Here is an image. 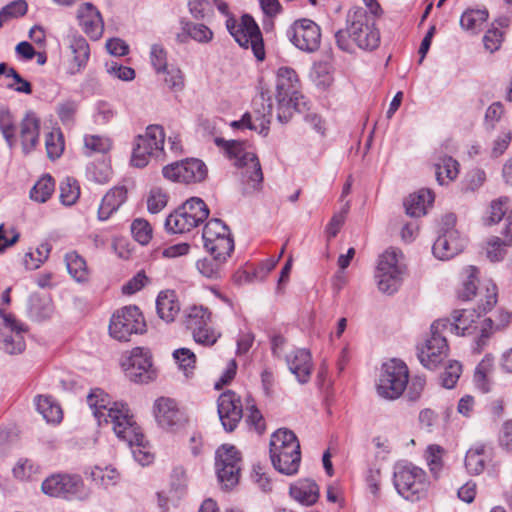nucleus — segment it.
Segmentation results:
<instances>
[{"label":"nucleus","mask_w":512,"mask_h":512,"mask_svg":"<svg viewBox=\"0 0 512 512\" xmlns=\"http://www.w3.org/2000/svg\"><path fill=\"white\" fill-rule=\"evenodd\" d=\"M87 403L98 424H110L118 439L130 446L134 459L140 465H149L153 461L154 456L144 445V435L127 404L112 403L109 395L100 388L91 390Z\"/></svg>","instance_id":"nucleus-1"},{"label":"nucleus","mask_w":512,"mask_h":512,"mask_svg":"<svg viewBox=\"0 0 512 512\" xmlns=\"http://www.w3.org/2000/svg\"><path fill=\"white\" fill-rule=\"evenodd\" d=\"M346 29L335 33L338 48L346 53L354 52L353 43L365 51H372L380 44V33L376 28V17L362 7H354L347 14Z\"/></svg>","instance_id":"nucleus-2"},{"label":"nucleus","mask_w":512,"mask_h":512,"mask_svg":"<svg viewBox=\"0 0 512 512\" xmlns=\"http://www.w3.org/2000/svg\"><path fill=\"white\" fill-rule=\"evenodd\" d=\"M275 89L277 119L281 123H287L295 111L301 112L306 106L296 71L287 66L278 68Z\"/></svg>","instance_id":"nucleus-3"},{"label":"nucleus","mask_w":512,"mask_h":512,"mask_svg":"<svg viewBox=\"0 0 512 512\" xmlns=\"http://www.w3.org/2000/svg\"><path fill=\"white\" fill-rule=\"evenodd\" d=\"M270 459L273 467L284 475H294L301 463L300 443L295 433L280 428L271 435Z\"/></svg>","instance_id":"nucleus-4"},{"label":"nucleus","mask_w":512,"mask_h":512,"mask_svg":"<svg viewBox=\"0 0 512 512\" xmlns=\"http://www.w3.org/2000/svg\"><path fill=\"white\" fill-rule=\"evenodd\" d=\"M215 144L222 147L234 165L243 169V182L252 190L258 191L263 182V173L256 154L243 141L216 138Z\"/></svg>","instance_id":"nucleus-5"},{"label":"nucleus","mask_w":512,"mask_h":512,"mask_svg":"<svg viewBox=\"0 0 512 512\" xmlns=\"http://www.w3.org/2000/svg\"><path fill=\"white\" fill-rule=\"evenodd\" d=\"M405 271L403 254L399 249L389 248L379 257L375 271V282L378 290L387 295L398 291Z\"/></svg>","instance_id":"nucleus-6"},{"label":"nucleus","mask_w":512,"mask_h":512,"mask_svg":"<svg viewBox=\"0 0 512 512\" xmlns=\"http://www.w3.org/2000/svg\"><path fill=\"white\" fill-rule=\"evenodd\" d=\"M448 326V318L434 321L430 336L417 348L418 359L427 369H435L448 356L449 346L445 335Z\"/></svg>","instance_id":"nucleus-7"},{"label":"nucleus","mask_w":512,"mask_h":512,"mask_svg":"<svg viewBox=\"0 0 512 512\" xmlns=\"http://www.w3.org/2000/svg\"><path fill=\"white\" fill-rule=\"evenodd\" d=\"M208 215L209 209L202 199L190 198L166 218L165 229L173 234L189 232L202 224Z\"/></svg>","instance_id":"nucleus-8"},{"label":"nucleus","mask_w":512,"mask_h":512,"mask_svg":"<svg viewBox=\"0 0 512 512\" xmlns=\"http://www.w3.org/2000/svg\"><path fill=\"white\" fill-rule=\"evenodd\" d=\"M183 323L191 331L197 344L211 347L221 337V332L211 325L212 313L202 305H193L183 312Z\"/></svg>","instance_id":"nucleus-9"},{"label":"nucleus","mask_w":512,"mask_h":512,"mask_svg":"<svg viewBox=\"0 0 512 512\" xmlns=\"http://www.w3.org/2000/svg\"><path fill=\"white\" fill-rule=\"evenodd\" d=\"M226 27L242 48L251 49L258 61L265 59L262 33L250 15H243L239 21L229 16L226 20Z\"/></svg>","instance_id":"nucleus-10"},{"label":"nucleus","mask_w":512,"mask_h":512,"mask_svg":"<svg viewBox=\"0 0 512 512\" xmlns=\"http://www.w3.org/2000/svg\"><path fill=\"white\" fill-rule=\"evenodd\" d=\"M409 383V370L407 365L398 359H391L381 367L376 385L380 397L388 400L399 398Z\"/></svg>","instance_id":"nucleus-11"},{"label":"nucleus","mask_w":512,"mask_h":512,"mask_svg":"<svg viewBox=\"0 0 512 512\" xmlns=\"http://www.w3.org/2000/svg\"><path fill=\"white\" fill-rule=\"evenodd\" d=\"M165 133L160 125H149L145 132L134 141L131 164L137 168L145 167L151 158H160L164 154Z\"/></svg>","instance_id":"nucleus-12"},{"label":"nucleus","mask_w":512,"mask_h":512,"mask_svg":"<svg viewBox=\"0 0 512 512\" xmlns=\"http://www.w3.org/2000/svg\"><path fill=\"white\" fill-rule=\"evenodd\" d=\"M146 330L143 314L137 306H125L113 313L109 333L118 341H128L133 334H142Z\"/></svg>","instance_id":"nucleus-13"},{"label":"nucleus","mask_w":512,"mask_h":512,"mask_svg":"<svg viewBox=\"0 0 512 512\" xmlns=\"http://www.w3.org/2000/svg\"><path fill=\"white\" fill-rule=\"evenodd\" d=\"M426 473L416 466H404L394 473V486L406 500L415 502L422 499L428 489Z\"/></svg>","instance_id":"nucleus-14"},{"label":"nucleus","mask_w":512,"mask_h":512,"mask_svg":"<svg viewBox=\"0 0 512 512\" xmlns=\"http://www.w3.org/2000/svg\"><path fill=\"white\" fill-rule=\"evenodd\" d=\"M215 467L218 480L225 489L233 488L239 481L241 456L235 446L223 444L216 451Z\"/></svg>","instance_id":"nucleus-15"},{"label":"nucleus","mask_w":512,"mask_h":512,"mask_svg":"<svg viewBox=\"0 0 512 512\" xmlns=\"http://www.w3.org/2000/svg\"><path fill=\"white\" fill-rule=\"evenodd\" d=\"M153 415L157 426L167 433H178L188 423L184 411L174 399L169 397H159L155 400Z\"/></svg>","instance_id":"nucleus-16"},{"label":"nucleus","mask_w":512,"mask_h":512,"mask_svg":"<svg viewBox=\"0 0 512 512\" xmlns=\"http://www.w3.org/2000/svg\"><path fill=\"white\" fill-rule=\"evenodd\" d=\"M204 247L210 255L229 257L234 250V240L228 226L220 219L209 220L203 229Z\"/></svg>","instance_id":"nucleus-17"},{"label":"nucleus","mask_w":512,"mask_h":512,"mask_svg":"<svg viewBox=\"0 0 512 512\" xmlns=\"http://www.w3.org/2000/svg\"><path fill=\"white\" fill-rule=\"evenodd\" d=\"M42 491L52 497L78 498L87 497L82 478L76 474H54L46 478L41 485Z\"/></svg>","instance_id":"nucleus-18"},{"label":"nucleus","mask_w":512,"mask_h":512,"mask_svg":"<svg viewBox=\"0 0 512 512\" xmlns=\"http://www.w3.org/2000/svg\"><path fill=\"white\" fill-rule=\"evenodd\" d=\"M456 217L448 214L443 218V233L433 244L432 251L440 260H449L459 254L465 246L466 240L454 229Z\"/></svg>","instance_id":"nucleus-19"},{"label":"nucleus","mask_w":512,"mask_h":512,"mask_svg":"<svg viewBox=\"0 0 512 512\" xmlns=\"http://www.w3.org/2000/svg\"><path fill=\"white\" fill-rule=\"evenodd\" d=\"M0 317L3 320L0 326V350L8 355L21 354L26 347L24 325L18 322L13 315L4 313L1 307Z\"/></svg>","instance_id":"nucleus-20"},{"label":"nucleus","mask_w":512,"mask_h":512,"mask_svg":"<svg viewBox=\"0 0 512 512\" xmlns=\"http://www.w3.org/2000/svg\"><path fill=\"white\" fill-rule=\"evenodd\" d=\"M272 111L273 105L271 98H265L262 93L259 101H254L253 112H246L240 120L233 121L231 126L234 128H248L266 136L271 123Z\"/></svg>","instance_id":"nucleus-21"},{"label":"nucleus","mask_w":512,"mask_h":512,"mask_svg":"<svg viewBox=\"0 0 512 512\" xmlns=\"http://www.w3.org/2000/svg\"><path fill=\"white\" fill-rule=\"evenodd\" d=\"M207 173L208 170L205 163L196 158H188L163 168L165 178L186 184L205 180Z\"/></svg>","instance_id":"nucleus-22"},{"label":"nucleus","mask_w":512,"mask_h":512,"mask_svg":"<svg viewBox=\"0 0 512 512\" xmlns=\"http://www.w3.org/2000/svg\"><path fill=\"white\" fill-rule=\"evenodd\" d=\"M122 366L130 380L135 383H147L154 377L151 354L148 349L133 348Z\"/></svg>","instance_id":"nucleus-23"},{"label":"nucleus","mask_w":512,"mask_h":512,"mask_svg":"<svg viewBox=\"0 0 512 512\" xmlns=\"http://www.w3.org/2000/svg\"><path fill=\"white\" fill-rule=\"evenodd\" d=\"M290 40L298 49L313 53L320 47V27L310 19L297 20L291 27Z\"/></svg>","instance_id":"nucleus-24"},{"label":"nucleus","mask_w":512,"mask_h":512,"mask_svg":"<svg viewBox=\"0 0 512 512\" xmlns=\"http://www.w3.org/2000/svg\"><path fill=\"white\" fill-rule=\"evenodd\" d=\"M218 414L223 428L233 431L243 416L240 397L233 391H226L218 398Z\"/></svg>","instance_id":"nucleus-25"},{"label":"nucleus","mask_w":512,"mask_h":512,"mask_svg":"<svg viewBox=\"0 0 512 512\" xmlns=\"http://www.w3.org/2000/svg\"><path fill=\"white\" fill-rule=\"evenodd\" d=\"M76 18L83 33L91 40L97 41L103 36L104 20L100 11L92 3L86 2L79 5Z\"/></svg>","instance_id":"nucleus-26"},{"label":"nucleus","mask_w":512,"mask_h":512,"mask_svg":"<svg viewBox=\"0 0 512 512\" xmlns=\"http://www.w3.org/2000/svg\"><path fill=\"white\" fill-rule=\"evenodd\" d=\"M289 371L296 377L300 384H306L311 377L313 362L309 350L297 348L286 356Z\"/></svg>","instance_id":"nucleus-27"},{"label":"nucleus","mask_w":512,"mask_h":512,"mask_svg":"<svg viewBox=\"0 0 512 512\" xmlns=\"http://www.w3.org/2000/svg\"><path fill=\"white\" fill-rule=\"evenodd\" d=\"M512 319V314L503 309H499L494 317H489L483 320L481 325L480 335L477 337L475 341V346L473 347L474 352L480 353L482 349L486 346L491 335L497 331L504 330L510 324Z\"/></svg>","instance_id":"nucleus-28"},{"label":"nucleus","mask_w":512,"mask_h":512,"mask_svg":"<svg viewBox=\"0 0 512 512\" xmlns=\"http://www.w3.org/2000/svg\"><path fill=\"white\" fill-rule=\"evenodd\" d=\"M127 199V189L124 186H115L111 188L102 198L98 208V219L100 221L108 220Z\"/></svg>","instance_id":"nucleus-29"},{"label":"nucleus","mask_w":512,"mask_h":512,"mask_svg":"<svg viewBox=\"0 0 512 512\" xmlns=\"http://www.w3.org/2000/svg\"><path fill=\"white\" fill-rule=\"evenodd\" d=\"M491 460V450L485 444L477 443L473 445L465 456V467L469 474L480 475Z\"/></svg>","instance_id":"nucleus-30"},{"label":"nucleus","mask_w":512,"mask_h":512,"mask_svg":"<svg viewBox=\"0 0 512 512\" xmlns=\"http://www.w3.org/2000/svg\"><path fill=\"white\" fill-rule=\"evenodd\" d=\"M40 120L34 112H28L21 122L20 137L25 153L35 148L39 140Z\"/></svg>","instance_id":"nucleus-31"},{"label":"nucleus","mask_w":512,"mask_h":512,"mask_svg":"<svg viewBox=\"0 0 512 512\" xmlns=\"http://www.w3.org/2000/svg\"><path fill=\"white\" fill-rule=\"evenodd\" d=\"M451 317L452 321L448 319V331L460 336L470 335L474 332L475 327L473 326V324L475 323V320L478 317L474 310H455L453 311Z\"/></svg>","instance_id":"nucleus-32"},{"label":"nucleus","mask_w":512,"mask_h":512,"mask_svg":"<svg viewBox=\"0 0 512 512\" xmlns=\"http://www.w3.org/2000/svg\"><path fill=\"white\" fill-rule=\"evenodd\" d=\"M290 495L300 504L311 506L315 504L319 498V487L312 480H299L290 486Z\"/></svg>","instance_id":"nucleus-33"},{"label":"nucleus","mask_w":512,"mask_h":512,"mask_svg":"<svg viewBox=\"0 0 512 512\" xmlns=\"http://www.w3.org/2000/svg\"><path fill=\"white\" fill-rule=\"evenodd\" d=\"M159 317L167 323L173 322L180 312V303L173 291L161 292L156 300Z\"/></svg>","instance_id":"nucleus-34"},{"label":"nucleus","mask_w":512,"mask_h":512,"mask_svg":"<svg viewBox=\"0 0 512 512\" xmlns=\"http://www.w3.org/2000/svg\"><path fill=\"white\" fill-rule=\"evenodd\" d=\"M434 201L432 191L421 189L417 193L409 195L404 206L406 213L411 217H420L426 214L427 207Z\"/></svg>","instance_id":"nucleus-35"},{"label":"nucleus","mask_w":512,"mask_h":512,"mask_svg":"<svg viewBox=\"0 0 512 512\" xmlns=\"http://www.w3.org/2000/svg\"><path fill=\"white\" fill-rule=\"evenodd\" d=\"M436 180L446 185L455 180L459 174V163L451 156L439 155L434 162Z\"/></svg>","instance_id":"nucleus-36"},{"label":"nucleus","mask_w":512,"mask_h":512,"mask_svg":"<svg viewBox=\"0 0 512 512\" xmlns=\"http://www.w3.org/2000/svg\"><path fill=\"white\" fill-rule=\"evenodd\" d=\"M506 239L491 237L488 240L486 253L491 261H499L504 257L505 247L512 245V211L507 216V226L505 230Z\"/></svg>","instance_id":"nucleus-37"},{"label":"nucleus","mask_w":512,"mask_h":512,"mask_svg":"<svg viewBox=\"0 0 512 512\" xmlns=\"http://www.w3.org/2000/svg\"><path fill=\"white\" fill-rule=\"evenodd\" d=\"M69 49L73 55L71 73L79 72L87 63L90 55L89 45L86 39L80 35L69 37Z\"/></svg>","instance_id":"nucleus-38"},{"label":"nucleus","mask_w":512,"mask_h":512,"mask_svg":"<svg viewBox=\"0 0 512 512\" xmlns=\"http://www.w3.org/2000/svg\"><path fill=\"white\" fill-rule=\"evenodd\" d=\"M35 405L48 423H59L62 420V409L51 397L39 395L35 398Z\"/></svg>","instance_id":"nucleus-39"},{"label":"nucleus","mask_w":512,"mask_h":512,"mask_svg":"<svg viewBox=\"0 0 512 512\" xmlns=\"http://www.w3.org/2000/svg\"><path fill=\"white\" fill-rule=\"evenodd\" d=\"M312 82L325 90L333 83V66L329 61H318L313 64L310 72Z\"/></svg>","instance_id":"nucleus-40"},{"label":"nucleus","mask_w":512,"mask_h":512,"mask_svg":"<svg viewBox=\"0 0 512 512\" xmlns=\"http://www.w3.org/2000/svg\"><path fill=\"white\" fill-rule=\"evenodd\" d=\"M66 267L69 274L79 283L88 281L89 272L86 261L77 252L71 251L65 256Z\"/></svg>","instance_id":"nucleus-41"},{"label":"nucleus","mask_w":512,"mask_h":512,"mask_svg":"<svg viewBox=\"0 0 512 512\" xmlns=\"http://www.w3.org/2000/svg\"><path fill=\"white\" fill-rule=\"evenodd\" d=\"M227 256L211 255L210 258H203L197 262L198 271L205 277L218 279L222 276L223 266Z\"/></svg>","instance_id":"nucleus-42"},{"label":"nucleus","mask_w":512,"mask_h":512,"mask_svg":"<svg viewBox=\"0 0 512 512\" xmlns=\"http://www.w3.org/2000/svg\"><path fill=\"white\" fill-rule=\"evenodd\" d=\"M488 19V11L485 9L466 10L461 18V27L472 33H477Z\"/></svg>","instance_id":"nucleus-43"},{"label":"nucleus","mask_w":512,"mask_h":512,"mask_svg":"<svg viewBox=\"0 0 512 512\" xmlns=\"http://www.w3.org/2000/svg\"><path fill=\"white\" fill-rule=\"evenodd\" d=\"M112 147L110 138L102 135L84 136V153L91 156L96 153L105 154Z\"/></svg>","instance_id":"nucleus-44"},{"label":"nucleus","mask_w":512,"mask_h":512,"mask_svg":"<svg viewBox=\"0 0 512 512\" xmlns=\"http://www.w3.org/2000/svg\"><path fill=\"white\" fill-rule=\"evenodd\" d=\"M465 280L458 291V297L464 301L471 300L477 291L478 269L475 266H468L464 270Z\"/></svg>","instance_id":"nucleus-45"},{"label":"nucleus","mask_w":512,"mask_h":512,"mask_svg":"<svg viewBox=\"0 0 512 512\" xmlns=\"http://www.w3.org/2000/svg\"><path fill=\"white\" fill-rule=\"evenodd\" d=\"M52 304L48 297L33 295L29 300V312L37 320L48 318L52 313Z\"/></svg>","instance_id":"nucleus-46"},{"label":"nucleus","mask_w":512,"mask_h":512,"mask_svg":"<svg viewBox=\"0 0 512 512\" xmlns=\"http://www.w3.org/2000/svg\"><path fill=\"white\" fill-rule=\"evenodd\" d=\"M51 252V246L48 243H41L34 252H27L23 263L29 270L38 269L44 263Z\"/></svg>","instance_id":"nucleus-47"},{"label":"nucleus","mask_w":512,"mask_h":512,"mask_svg":"<svg viewBox=\"0 0 512 512\" xmlns=\"http://www.w3.org/2000/svg\"><path fill=\"white\" fill-rule=\"evenodd\" d=\"M54 187V181L50 176L42 177L31 189L30 197L40 203L46 202L52 195Z\"/></svg>","instance_id":"nucleus-48"},{"label":"nucleus","mask_w":512,"mask_h":512,"mask_svg":"<svg viewBox=\"0 0 512 512\" xmlns=\"http://www.w3.org/2000/svg\"><path fill=\"white\" fill-rule=\"evenodd\" d=\"M444 449L436 444L429 445L425 451V459L431 473L437 477L443 468Z\"/></svg>","instance_id":"nucleus-49"},{"label":"nucleus","mask_w":512,"mask_h":512,"mask_svg":"<svg viewBox=\"0 0 512 512\" xmlns=\"http://www.w3.org/2000/svg\"><path fill=\"white\" fill-rule=\"evenodd\" d=\"M184 32L191 39L199 43H209L213 39L212 30L202 23H186Z\"/></svg>","instance_id":"nucleus-50"},{"label":"nucleus","mask_w":512,"mask_h":512,"mask_svg":"<svg viewBox=\"0 0 512 512\" xmlns=\"http://www.w3.org/2000/svg\"><path fill=\"white\" fill-rule=\"evenodd\" d=\"M173 357L176 360L179 368L188 377L195 368V354L188 348H179L173 352Z\"/></svg>","instance_id":"nucleus-51"},{"label":"nucleus","mask_w":512,"mask_h":512,"mask_svg":"<svg viewBox=\"0 0 512 512\" xmlns=\"http://www.w3.org/2000/svg\"><path fill=\"white\" fill-rule=\"evenodd\" d=\"M160 75L169 89L180 91L184 88V75L179 67L170 65Z\"/></svg>","instance_id":"nucleus-52"},{"label":"nucleus","mask_w":512,"mask_h":512,"mask_svg":"<svg viewBox=\"0 0 512 512\" xmlns=\"http://www.w3.org/2000/svg\"><path fill=\"white\" fill-rule=\"evenodd\" d=\"M80 188L76 180L67 178L60 184V200L64 205H73L79 198Z\"/></svg>","instance_id":"nucleus-53"},{"label":"nucleus","mask_w":512,"mask_h":512,"mask_svg":"<svg viewBox=\"0 0 512 512\" xmlns=\"http://www.w3.org/2000/svg\"><path fill=\"white\" fill-rule=\"evenodd\" d=\"M188 487V477L183 467H175L170 477V489L177 497L183 496Z\"/></svg>","instance_id":"nucleus-54"},{"label":"nucleus","mask_w":512,"mask_h":512,"mask_svg":"<svg viewBox=\"0 0 512 512\" xmlns=\"http://www.w3.org/2000/svg\"><path fill=\"white\" fill-rule=\"evenodd\" d=\"M508 203L509 199L507 197H501L497 200H493L487 210L485 222L491 225L501 221L507 211Z\"/></svg>","instance_id":"nucleus-55"},{"label":"nucleus","mask_w":512,"mask_h":512,"mask_svg":"<svg viewBox=\"0 0 512 512\" xmlns=\"http://www.w3.org/2000/svg\"><path fill=\"white\" fill-rule=\"evenodd\" d=\"M87 177L98 184H104L111 177V169L106 162L92 163L87 167Z\"/></svg>","instance_id":"nucleus-56"},{"label":"nucleus","mask_w":512,"mask_h":512,"mask_svg":"<svg viewBox=\"0 0 512 512\" xmlns=\"http://www.w3.org/2000/svg\"><path fill=\"white\" fill-rule=\"evenodd\" d=\"M150 63L155 72L160 75L168 66L167 51L160 44H153L150 48Z\"/></svg>","instance_id":"nucleus-57"},{"label":"nucleus","mask_w":512,"mask_h":512,"mask_svg":"<svg viewBox=\"0 0 512 512\" xmlns=\"http://www.w3.org/2000/svg\"><path fill=\"white\" fill-rule=\"evenodd\" d=\"M131 232L137 242L146 245L152 238V228L148 221L135 219L131 224Z\"/></svg>","instance_id":"nucleus-58"},{"label":"nucleus","mask_w":512,"mask_h":512,"mask_svg":"<svg viewBox=\"0 0 512 512\" xmlns=\"http://www.w3.org/2000/svg\"><path fill=\"white\" fill-rule=\"evenodd\" d=\"M512 141V131L502 130L491 142V157L498 158L505 153Z\"/></svg>","instance_id":"nucleus-59"},{"label":"nucleus","mask_w":512,"mask_h":512,"mask_svg":"<svg viewBox=\"0 0 512 512\" xmlns=\"http://www.w3.org/2000/svg\"><path fill=\"white\" fill-rule=\"evenodd\" d=\"M39 472L40 467L28 459L19 460L13 468V474L19 480L32 479Z\"/></svg>","instance_id":"nucleus-60"},{"label":"nucleus","mask_w":512,"mask_h":512,"mask_svg":"<svg viewBox=\"0 0 512 512\" xmlns=\"http://www.w3.org/2000/svg\"><path fill=\"white\" fill-rule=\"evenodd\" d=\"M45 146L49 158L56 159L60 157L64 150L62 134L60 132H49L45 138Z\"/></svg>","instance_id":"nucleus-61"},{"label":"nucleus","mask_w":512,"mask_h":512,"mask_svg":"<svg viewBox=\"0 0 512 512\" xmlns=\"http://www.w3.org/2000/svg\"><path fill=\"white\" fill-rule=\"evenodd\" d=\"M461 373L462 365L458 361H450L449 364L445 367V370L441 376L442 385L448 389L453 388L456 385Z\"/></svg>","instance_id":"nucleus-62"},{"label":"nucleus","mask_w":512,"mask_h":512,"mask_svg":"<svg viewBox=\"0 0 512 512\" xmlns=\"http://www.w3.org/2000/svg\"><path fill=\"white\" fill-rule=\"evenodd\" d=\"M167 195L160 188H153L147 199V208L151 213L160 212L167 205Z\"/></svg>","instance_id":"nucleus-63"},{"label":"nucleus","mask_w":512,"mask_h":512,"mask_svg":"<svg viewBox=\"0 0 512 512\" xmlns=\"http://www.w3.org/2000/svg\"><path fill=\"white\" fill-rule=\"evenodd\" d=\"M503 42V33L492 24L483 37L484 47L490 53L497 51Z\"/></svg>","instance_id":"nucleus-64"}]
</instances>
